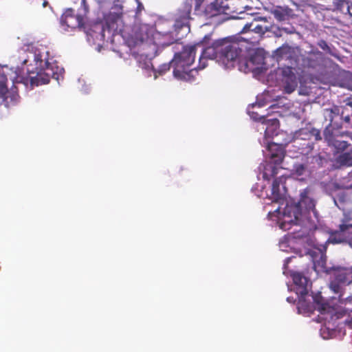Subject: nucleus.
Segmentation results:
<instances>
[{"mask_svg": "<svg viewBox=\"0 0 352 352\" xmlns=\"http://www.w3.org/2000/svg\"><path fill=\"white\" fill-rule=\"evenodd\" d=\"M342 135H349V133L348 132H343L341 134Z\"/></svg>", "mask_w": 352, "mask_h": 352, "instance_id": "a19ab883", "label": "nucleus"}, {"mask_svg": "<svg viewBox=\"0 0 352 352\" xmlns=\"http://www.w3.org/2000/svg\"><path fill=\"white\" fill-rule=\"evenodd\" d=\"M311 256L314 263V269L318 273L325 272L331 274V267L327 265V256L325 250H319L318 252L313 251Z\"/></svg>", "mask_w": 352, "mask_h": 352, "instance_id": "6ab92c4d", "label": "nucleus"}, {"mask_svg": "<svg viewBox=\"0 0 352 352\" xmlns=\"http://www.w3.org/2000/svg\"><path fill=\"white\" fill-rule=\"evenodd\" d=\"M287 301L291 302V299H290V298H289H289H287Z\"/></svg>", "mask_w": 352, "mask_h": 352, "instance_id": "37998d69", "label": "nucleus"}, {"mask_svg": "<svg viewBox=\"0 0 352 352\" xmlns=\"http://www.w3.org/2000/svg\"><path fill=\"white\" fill-rule=\"evenodd\" d=\"M270 13L278 21H283L292 18L294 15V10L287 6H276L273 7Z\"/></svg>", "mask_w": 352, "mask_h": 352, "instance_id": "4be33fe9", "label": "nucleus"}, {"mask_svg": "<svg viewBox=\"0 0 352 352\" xmlns=\"http://www.w3.org/2000/svg\"><path fill=\"white\" fill-rule=\"evenodd\" d=\"M2 67L0 66V98L8 107L10 103L16 102L19 95L14 90H8L6 82L7 81L6 76L1 73Z\"/></svg>", "mask_w": 352, "mask_h": 352, "instance_id": "ddd939ff", "label": "nucleus"}, {"mask_svg": "<svg viewBox=\"0 0 352 352\" xmlns=\"http://www.w3.org/2000/svg\"><path fill=\"white\" fill-rule=\"evenodd\" d=\"M291 144L289 152L293 153L294 157H298V155L307 156L309 155L314 149L313 142H305V141H300L293 138Z\"/></svg>", "mask_w": 352, "mask_h": 352, "instance_id": "a211bd4d", "label": "nucleus"}, {"mask_svg": "<svg viewBox=\"0 0 352 352\" xmlns=\"http://www.w3.org/2000/svg\"><path fill=\"white\" fill-rule=\"evenodd\" d=\"M191 10L192 3L188 1H185L179 8L174 24L175 30L177 33L182 30H184L185 34L190 32L189 21L191 19Z\"/></svg>", "mask_w": 352, "mask_h": 352, "instance_id": "6e6552de", "label": "nucleus"}, {"mask_svg": "<svg viewBox=\"0 0 352 352\" xmlns=\"http://www.w3.org/2000/svg\"><path fill=\"white\" fill-rule=\"evenodd\" d=\"M32 3H34L36 4H40L41 3L43 5V7H44V8L46 7L47 5L48 4V2L46 0H41L40 1H36V0H32Z\"/></svg>", "mask_w": 352, "mask_h": 352, "instance_id": "e433bc0d", "label": "nucleus"}, {"mask_svg": "<svg viewBox=\"0 0 352 352\" xmlns=\"http://www.w3.org/2000/svg\"><path fill=\"white\" fill-rule=\"evenodd\" d=\"M349 228H352V224L343 223L340 225V226H339V231H336V233H338V232H344L347 230H349Z\"/></svg>", "mask_w": 352, "mask_h": 352, "instance_id": "473e14b6", "label": "nucleus"}, {"mask_svg": "<svg viewBox=\"0 0 352 352\" xmlns=\"http://www.w3.org/2000/svg\"><path fill=\"white\" fill-rule=\"evenodd\" d=\"M260 20L267 21V19L265 17L254 18V19L251 22L247 23L244 25L243 28L240 32V33L241 34H248V33L253 32L254 34H258V36H261L266 32H268L270 30V29L267 27H263V25L258 24V21Z\"/></svg>", "mask_w": 352, "mask_h": 352, "instance_id": "aec40b11", "label": "nucleus"}, {"mask_svg": "<svg viewBox=\"0 0 352 352\" xmlns=\"http://www.w3.org/2000/svg\"><path fill=\"white\" fill-rule=\"evenodd\" d=\"M339 114L340 108L337 106H334L333 108L324 109V116L326 118H329L330 121L329 124L326 126L323 132L324 138L329 146L331 145L336 139L333 134V119L336 116H339Z\"/></svg>", "mask_w": 352, "mask_h": 352, "instance_id": "f8f14e48", "label": "nucleus"}, {"mask_svg": "<svg viewBox=\"0 0 352 352\" xmlns=\"http://www.w3.org/2000/svg\"><path fill=\"white\" fill-rule=\"evenodd\" d=\"M282 75L285 92L287 94L294 92L298 86V80L294 72V68L289 66L283 68Z\"/></svg>", "mask_w": 352, "mask_h": 352, "instance_id": "dca6fc26", "label": "nucleus"}, {"mask_svg": "<svg viewBox=\"0 0 352 352\" xmlns=\"http://www.w3.org/2000/svg\"><path fill=\"white\" fill-rule=\"evenodd\" d=\"M333 6L335 9L343 14H349L352 16V13L351 12V6L349 5V2L347 0H334Z\"/></svg>", "mask_w": 352, "mask_h": 352, "instance_id": "b1692460", "label": "nucleus"}, {"mask_svg": "<svg viewBox=\"0 0 352 352\" xmlns=\"http://www.w3.org/2000/svg\"><path fill=\"white\" fill-rule=\"evenodd\" d=\"M338 162L341 165L352 166V155L349 153H344L338 157Z\"/></svg>", "mask_w": 352, "mask_h": 352, "instance_id": "7c9ffc66", "label": "nucleus"}, {"mask_svg": "<svg viewBox=\"0 0 352 352\" xmlns=\"http://www.w3.org/2000/svg\"><path fill=\"white\" fill-rule=\"evenodd\" d=\"M314 168V166H309V164L307 163L305 159L304 162H297L294 164L293 175L300 180H305L311 176L312 169Z\"/></svg>", "mask_w": 352, "mask_h": 352, "instance_id": "412c9836", "label": "nucleus"}, {"mask_svg": "<svg viewBox=\"0 0 352 352\" xmlns=\"http://www.w3.org/2000/svg\"><path fill=\"white\" fill-rule=\"evenodd\" d=\"M105 20V26H102V32H104L105 29H107L109 31H112L113 34H120L122 38L124 31H127L128 34H132V30L133 28L135 26H133L132 28L129 26H124L122 29L118 28V23L121 22V16L116 13H109L104 17Z\"/></svg>", "mask_w": 352, "mask_h": 352, "instance_id": "9b49d317", "label": "nucleus"}, {"mask_svg": "<svg viewBox=\"0 0 352 352\" xmlns=\"http://www.w3.org/2000/svg\"><path fill=\"white\" fill-rule=\"evenodd\" d=\"M196 45H186L183 47L180 52L175 53L172 60L168 63L161 65L157 69H153L154 77L157 78L158 75L161 76L170 70V67H173L174 76L182 80L192 82L195 80V69H190L195 58Z\"/></svg>", "mask_w": 352, "mask_h": 352, "instance_id": "20e7f679", "label": "nucleus"}, {"mask_svg": "<svg viewBox=\"0 0 352 352\" xmlns=\"http://www.w3.org/2000/svg\"><path fill=\"white\" fill-rule=\"evenodd\" d=\"M277 174V168L271 164L267 165L265 168L263 173V178L265 180H270L272 177H274Z\"/></svg>", "mask_w": 352, "mask_h": 352, "instance_id": "c85d7f7f", "label": "nucleus"}, {"mask_svg": "<svg viewBox=\"0 0 352 352\" xmlns=\"http://www.w3.org/2000/svg\"><path fill=\"white\" fill-rule=\"evenodd\" d=\"M251 37H227L214 41L211 45L204 48L200 57L198 68L203 69L206 67L207 59H216L221 62L226 67L233 66V63L239 58L242 52L240 41L252 43Z\"/></svg>", "mask_w": 352, "mask_h": 352, "instance_id": "7ed1b4c3", "label": "nucleus"}, {"mask_svg": "<svg viewBox=\"0 0 352 352\" xmlns=\"http://www.w3.org/2000/svg\"><path fill=\"white\" fill-rule=\"evenodd\" d=\"M342 119L344 122L349 124L351 122V118L349 115L344 116L343 113H342Z\"/></svg>", "mask_w": 352, "mask_h": 352, "instance_id": "4c0bfd02", "label": "nucleus"}, {"mask_svg": "<svg viewBox=\"0 0 352 352\" xmlns=\"http://www.w3.org/2000/svg\"><path fill=\"white\" fill-rule=\"evenodd\" d=\"M254 118L255 120H262L263 123L267 124L268 126L265 129V133H267L269 130H271V131L276 130L279 127V125H280L279 120L277 118L266 120L264 116H262L259 118L254 117Z\"/></svg>", "mask_w": 352, "mask_h": 352, "instance_id": "393cba45", "label": "nucleus"}, {"mask_svg": "<svg viewBox=\"0 0 352 352\" xmlns=\"http://www.w3.org/2000/svg\"><path fill=\"white\" fill-rule=\"evenodd\" d=\"M292 277L295 285L296 293L300 298H303L308 294L311 282L300 272H294Z\"/></svg>", "mask_w": 352, "mask_h": 352, "instance_id": "4468645a", "label": "nucleus"}, {"mask_svg": "<svg viewBox=\"0 0 352 352\" xmlns=\"http://www.w3.org/2000/svg\"><path fill=\"white\" fill-rule=\"evenodd\" d=\"M307 161V163L309 164H313V166H315L314 168L317 167H321L322 166L323 161L324 160V158L322 157L320 154H316L315 155H309L305 156V158Z\"/></svg>", "mask_w": 352, "mask_h": 352, "instance_id": "a878e982", "label": "nucleus"}, {"mask_svg": "<svg viewBox=\"0 0 352 352\" xmlns=\"http://www.w3.org/2000/svg\"><path fill=\"white\" fill-rule=\"evenodd\" d=\"M258 60L259 61H263V57L261 56H259V55H257V54H255L254 56H252L250 58V63H254L255 60Z\"/></svg>", "mask_w": 352, "mask_h": 352, "instance_id": "c9c22d12", "label": "nucleus"}, {"mask_svg": "<svg viewBox=\"0 0 352 352\" xmlns=\"http://www.w3.org/2000/svg\"><path fill=\"white\" fill-rule=\"evenodd\" d=\"M329 274L331 276L329 287L335 294L341 292V285H349L352 283L351 267H332Z\"/></svg>", "mask_w": 352, "mask_h": 352, "instance_id": "0eeeda50", "label": "nucleus"}, {"mask_svg": "<svg viewBox=\"0 0 352 352\" xmlns=\"http://www.w3.org/2000/svg\"><path fill=\"white\" fill-rule=\"evenodd\" d=\"M310 190L309 188L304 189L300 192V198L298 201V204L291 207L289 210V217H291L292 215L294 217V219H291L289 221H283L280 223V228L283 230H289L290 227L288 226L291 223H294L297 224L299 221L301 220L302 216H305L307 213H309L310 211L315 210V201L309 196Z\"/></svg>", "mask_w": 352, "mask_h": 352, "instance_id": "39448f33", "label": "nucleus"}, {"mask_svg": "<svg viewBox=\"0 0 352 352\" xmlns=\"http://www.w3.org/2000/svg\"><path fill=\"white\" fill-rule=\"evenodd\" d=\"M34 68H28L25 76H17V82L31 87L39 86L50 82L51 78L58 80L63 78L64 69L58 65L46 47L36 48L34 51Z\"/></svg>", "mask_w": 352, "mask_h": 352, "instance_id": "f03ea898", "label": "nucleus"}, {"mask_svg": "<svg viewBox=\"0 0 352 352\" xmlns=\"http://www.w3.org/2000/svg\"><path fill=\"white\" fill-rule=\"evenodd\" d=\"M312 137H314L316 141L321 140L320 131L311 125H307L305 127L296 131L294 134L293 138L307 142H312Z\"/></svg>", "mask_w": 352, "mask_h": 352, "instance_id": "2eb2a0df", "label": "nucleus"}, {"mask_svg": "<svg viewBox=\"0 0 352 352\" xmlns=\"http://www.w3.org/2000/svg\"><path fill=\"white\" fill-rule=\"evenodd\" d=\"M317 45L321 48L326 53L330 54L331 56L338 58V55L332 50V48L328 45V43L323 39H321L318 41Z\"/></svg>", "mask_w": 352, "mask_h": 352, "instance_id": "c756f323", "label": "nucleus"}, {"mask_svg": "<svg viewBox=\"0 0 352 352\" xmlns=\"http://www.w3.org/2000/svg\"><path fill=\"white\" fill-rule=\"evenodd\" d=\"M220 12L214 3L212 2L208 4L204 10V15L206 18L210 19L216 16L220 15Z\"/></svg>", "mask_w": 352, "mask_h": 352, "instance_id": "bb28decb", "label": "nucleus"}, {"mask_svg": "<svg viewBox=\"0 0 352 352\" xmlns=\"http://www.w3.org/2000/svg\"><path fill=\"white\" fill-rule=\"evenodd\" d=\"M122 34L126 44L130 48L138 47L141 55L148 58L155 57L159 51L177 40L171 33L162 34L146 24L135 25L132 34H128L127 31Z\"/></svg>", "mask_w": 352, "mask_h": 352, "instance_id": "f257e3e1", "label": "nucleus"}, {"mask_svg": "<svg viewBox=\"0 0 352 352\" xmlns=\"http://www.w3.org/2000/svg\"><path fill=\"white\" fill-rule=\"evenodd\" d=\"M345 326L348 327L349 329H352V312L349 313L347 317L344 320Z\"/></svg>", "mask_w": 352, "mask_h": 352, "instance_id": "72a5a7b5", "label": "nucleus"}, {"mask_svg": "<svg viewBox=\"0 0 352 352\" xmlns=\"http://www.w3.org/2000/svg\"><path fill=\"white\" fill-rule=\"evenodd\" d=\"M350 86H351V88L352 89V78H351V85Z\"/></svg>", "mask_w": 352, "mask_h": 352, "instance_id": "79ce46f5", "label": "nucleus"}, {"mask_svg": "<svg viewBox=\"0 0 352 352\" xmlns=\"http://www.w3.org/2000/svg\"><path fill=\"white\" fill-rule=\"evenodd\" d=\"M303 304H304V302H302L300 300V302H298V308H300L303 306Z\"/></svg>", "mask_w": 352, "mask_h": 352, "instance_id": "ea45409f", "label": "nucleus"}, {"mask_svg": "<svg viewBox=\"0 0 352 352\" xmlns=\"http://www.w3.org/2000/svg\"><path fill=\"white\" fill-rule=\"evenodd\" d=\"M274 34H275L276 36H277V37H280L282 36L280 32H278V30H277V32H274Z\"/></svg>", "mask_w": 352, "mask_h": 352, "instance_id": "58836bf2", "label": "nucleus"}, {"mask_svg": "<svg viewBox=\"0 0 352 352\" xmlns=\"http://www.w3.org/2000/svg\"><path fill=\"white\" fill-rule=\"evenodd\" d=\"M268 158L271 162L279 165L283 162L285 155V150L282 144L270 142L267 146Z\"/></svg>", "mask_w": 352, "mask_h": 352, "instance_id": "f3484780", "label": "nucleus"}, {"mask_svg": "<svg viewBox=\"0 0 352 352\" xmlns=\"http://www.w3.org/2000/svg\"><path fill=\"white\" fill-rule=\"evenodd\" d=\"M330 146L335 147L338 151H344L349 146L346 141H340L335 139Z\"/></svg>", "mask_w": 352, "mask_h": 352, "instance_id": "2f4dec72", "label": "nucleus"}, {"mask_svg": "<svg viewBox=\"0 0 352 352\" xmlns=\"http://www.w3.org/2000/svg\"><path fill=\"white\" fill-rule=\"evenodd\" d=\"M215 6L217 7L220 14H228L230 12V8L228 4V0H215L214 1Z\"/></svg>", "mask_w": 352, "mask_h": 352, "instance_id": "cd10ccee", "label": "nucleus"}, {"mask_svg": "<svg viewBox=\"0 0 352 352\" xmlns=\"http://www.w3.org/2000/svg\"><path fill=\"white\" fill-rule=\"evenodd\" d=\"M307 67L322 72L324 69L331 66L333 61L327 58L322 52L318 49H312L305 60Z\"/></svg>", "mask_w": 352, "mask_h": 352, "instance_id": "1a4fd4ad", "label": "nucleus"}, {"mask_svg": "<svg viewBox=\"0 0 352 352\" xmlns=\"http://www.w3.org/2000/svg\"><path fill=\"white\" fill-rule=\"evenodd\" d=\"M300 53L299 47H293L285 43L273 52V57L278 62L285 60L293 64L297 63Z\"/></svg>", "mask_w": 352, "mask_h": 352, "instance_id": "9d476101", "label": "nucleus"}, {"mask_svg": "<svg viewBox=\"0 0 352 352\" xmlns=\"http://www.w3.org/2000/svg\"><path fill=\"white\" fill-rule=\"evenodd\" d=\"M277 30L278 32L284 31L287 34H293L295 32L294 28H292L291 29L287 28H277Z\"/></svg>", "mask_w": 352, "mask_h": 352, "instance_id": "f704fd0d", "label": "nucleus"}, {"mask_svg": "<svg viewBox=\"0 0 352 352\" xmlns=\"http://www.w3.org/2000/svg\"><path fill=\"white\" fill-rule=\"evenodd\" d=\"M282 179L281 177H277L273 181L271 195V199L273 201L280 202L281 200L284 199L286 188L283 187L282 190L280 188Z\"/></svg>", "mask_w": 352, "mask_h": 352, "instance_id": "5701e85b", "label": "nucleus"}, {"mask_svg": "<svg viewBox=\"0 0 352 352\" xmlns=\"http://www.w3.org/2000/svg\"><path fill=\"white\" fill-rule=\"evenodd\" d=\"M80 6L77 14H75L74 9L67 8L61 15L60 23L62 26L65 27V29L74 30L85 28L87 15L89 12V6L87 0H80Z\"/></svg>", "mask_w": 352, "mask_h": 352, "instance_id": "423d86ee", "label": "nucleus"}]
</instances>
